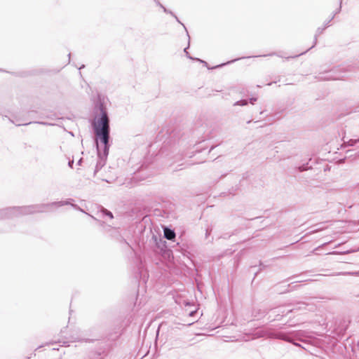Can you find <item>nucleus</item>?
<instances>
[{
  "label": "nucleus",
  "mask_w": 359,
  "mask_h": 359,
  "mask_svg": "<svg viewBox=\"0 0 359 359\" xmlns=\"http://www.w3.org/2000/svg\"><path fill=\"white\" fill-rule=\"evenodd\" d=\"M248 104V100H240V101H238L236 102L234 105H241V106H244V105H246Z\"/></svg>",
  "instance_id": "0eeeda50"
},
{
  "label": "nucleus",
  "mask_w": 359,
  "mask_h": 359,
  "mask_svg": "<svg viewBox=\"0 0 359 359\" xmlns=\"http://www.w3.org/2000/svg\"><path fill=\"white\" fill-rule=\"evenodd\" d=\"M324 29H325V28H323V29L318 28V29H317L316 34V35H315V40H314V43H315V44H316V43H317V36H318V35H320V34H321L323 33V32Z\"/></svg>",
  "instance_id": "423d86ee"
},
{
  "label": "nucleus",
  "mask_w": 359,
  "mask_h": 359,
  "mask_svg": "<svg viewBox=\"0 0 359 359\" xmlns=\"http://www.w3.org/2000/svg\"><path fill=\"white\" fill-rule=\"evenodd\" d=\"M73 164H74V161H73V160H72V161H69L68 165H69V166L70 168H72Z\"/></svg>",
  "instance_id": "f8f14e48"
},
{
  "label": "nucleus",
  "mask_w": 359,
  "mask_h": 359,
  "mask_svg": "<svg viewBox=\"0 0 359 359\" xmlns=\"http://www.w3.org/2000/svg\"><path fill=\"white\" fill-rule=\"evenodd\" d=\"M180 24H182L183 25V27H184L185 30L187 31L186 27L182 22ZM187 34H189V32H187Z\"/></svg>",
  "instance_id": "2eb2a0df"
},
{
  "label": "nucleus",
  "mask_w": 359,
  "mask_h": 359,
  "mask_svg": "<svg viewBox=\"0 0 359 359\" xmlns=\"http://www.w3.org/2000/svg\"><path fill=\"white\" fill-rule=\"evenodd\" d=\"M357 142H359V141H358V139H355V140H350L348 141V144L349 145L351 146H353L355 145Z\"/></svg>",
  "instance_id": "9d476101"
},
{
  "label": "nucleus",
  "mask_w": 359,
  "mask_h": 359,
  "mask_svg": "<svg viewBox=\"0 0 359 359\" xmlns=\"http://www.w3.org/2000/svg\"><path fill=\"white\" fill-rule=\"evenodd\" d=\"M328 26H329V22L325 25V27H328Z\"/></svg>",
  "instance_id": "f3484780"
},
{
  "label": "nucleus",
  "mask_w": 359,
  "mask_h": 359,
  "mask_svg": "<svg viewBox=\"0 0 359 359\" xmlns=\"http://www.w3.org/2000/svg\"><path fill=\"white\" fill-rule=\"evenodd\" d=\"M82 67H84V65H82V67H79V69H82Z\"/></svg>",
  "instance_id": "412c9836"
},
{
  "label": "nucleus",
  "mask_w": 359,
  "mask_h": 359,
  "mask_svg": "<svg viewBox=\"0 0 359 359\" xmlns=\"http://www.w3.org/2000/svg\"><path fill=\"white\" fill-rule=\"evenodd\" d=\"M154 1L157 4V5H158L163 10V11L165 13L170 14L172 16H173L176 19V20L179 23H181V22L178 19V18L172 11H170L168 10L166 8H165L158 0H154Z\"/></svg>",
  "instance_id": "20e7f679"
},
{
  "label": "nucleus",
  "mask_w": 359,
  "mask_h": 359,
  "mask_svg": "<svg viewBox=\"0 0 359 359\" xmlns=\"http://www.w3.org/2000/svg\"><path fill=\"white\" fill-rule=\"evenodd\" d=\"M292 311H293V309H290V310H289V311H288V312H287V313H289V312H292Z\"/></svg>",
  "instance_id": "4be33fe9"
},
{
  "label": "nucleus",
  "mask_w": 359,
  "mask_h": 359,
  "mask_svg": "<svg viewBox=\"0 0 359 359\" xmlns=\"http://www.w3.org/2000/svg\"><path fill=\"white\" fill-rule=\"evenodd\" d=\"M100 113L101 116L93 124L97 137L96 145L98 156L95 174L105 165L109 149V118L102 106L100 107Z\"/></svg>",
  "instance_id": "f257e3e1"
},
{
  "label": "nucleus",
  "mask_w": 359,
  "mask_h": 359,
  "mask_svg": "<svg viewBox=\"0 0 359 359\" xmlns=\"http://www.w3.org/2000/svg\"><path fill=\"white\" fill-rule=\"evenodd\" d=\"M257 100V98H251L250 100V103L254 104V102Z\"/></svg>",
  "instance_id": "ddd939ff"
},
{
  "label": "nucleus",
  "mask_w": 359,
  "mask_h": 359,
  "mask_svg": "<svg viewBox=\"0 0 359 359\" xmlns=\"http://www.w3.org/2000/svg\"><path fill=\"white\" fill-rule=\"evenodd\" d=\"M102 212L103 215L109 216L111 219L113 218L112 213L111 212H109V210H107L106 209H102Z\"/></svg>",
  "instance_id": "6e6552de"
},
{
  "label": "nucleus",
  "mask_w": 359,
  "mask_h": 359,
  "mask_svg": "<svg viewBox=\"0 0 359 359\" xmlns=\"http://www.w3.org/2000/svg\"><path fill=\"white\" fill-rule=\"evenodd\" d=\"M339 275H347V276H359V271H353V272H342L339 273Z\"/></svg>",
  "instance_id": "39448f33"
},
{
  "label": "nucleus",
  "mask_w": 359,
  "mask_h": 359,
  "mask_svg": "<svg viewBox=\"0 0 359 359\" xmlns=\"http://www.w3.org/2000/svg\"><path fill=\"white\" fill-rule=\"evenodd\" d=\"M255 335L257 337L278 339L287 341H290V338L285 333L277 331L276 330L270 327H265L257 331Z\"/></svg>",
  "instance_id": "f03ea898"
},
{
  "label": "nucleus",
  "mask_w": 359,
  "mask_h": 359,
  "mask_svg": "<svg viewBox=\"0 0 359 359\" xmlns=\"http://www.w3.org/2000/svg\"><path fill=\"white\" fill-rule=\"evenodd\" d=\"M358 141H359V137L358 138Z\"/></svg>",
  "instance_id": "5701e85b"
},
{
  "label": "nucleus",
  "mask_w": 359,
  "mask_h": 359,
  "mask_svg": "<svg viewBox=\"0 0 359 359\" xmlns=\"http://www.w3.org/2000/svg\"><path fill=\"white\" fill-rule=\"evenodd\" d=\"M82 67H84V65H82V67H79V69H82Z\"/></svg>",
  "instance_id": "aec40b11"
},
{
  "label": "nucleus",
  "mask_w": 359,
  "mask_h": 359,
  "mask_svg": "<svg viewBox=\"0 0 359 359\" xmlns=\"http://www.w3.org/2000/svg\"><path fill=\"white\" fill-rule=\"evenodd\" d=\"M340 10H341V6H340V7L339 8V10H338V11H337L336 13H338V12H339V11H340Z\"/></svg>",
  "instance_id": "a211bd4d"
},
{
  "label": "nucleus",
  "mask_w": 359,
  "mask_h": 359,
  "mask_svg": "<svg viewBox=\"0 0 359 359\" xmlns=\"http://www.w3.org/2000/svg\"><path fill=\"white\" fill-rule=\"evenodd\" d=\"M187 48H184V53H186L187 56L189 58L191 59V60H194L193 57H191V56H189V53L187 52ZM196 60H198V61H200V62H203V63H205V65L207 64L205 61L201 60H199V59H196Z\"/></svg>",
  "instance_id": "1a4fd4ad"
},
{
  "label": "nucleus",
  "mask_w": 359,
  "mask_h": 359,
  "mask_svg": "<svg viewBox=\"0 0 359 359\" xmlns=\"http://www.w3.org/2000/svg\"><path fill=\"white\" fill-rule=\"evenodd\" d=\"M81 161H82V158H81V159L78 161V164H79V165H81Z\"/></svg>",
  "instance_id": "dca6fc26"
},
{
  "label": "nucleus",
  "mask_w": 359,
  "mask_h": 359,
  "mask_svg": "<svg viewBox=\"0 0 359 359\" xmlns=\"http://www.w3.org/2000/svg\"><path fill=\"white\" fill-rule=\"evenodd\" d=\"M196 313V310L195 311H191L189 313V316H193Z\"/></svg>",
  "instance_id": "9b49d317"
},
{
  "label": "nucleus",
  "mask_w": 359,
  "mask_h": 359,
  "mask_svg": "<svg viewBox=\"0 0 359 359\" xmlns=\"http://www.w3.org/2000/svg\"><path fill=\"white\" fill-rule=\"evenodd\" d=\"M164 236L168 240H172L175 238V233L173 230L165 227L164 229Z\"/></svg>",
  "instance_id": "7ed1b4c3"
},
{
  "label": "nucleus",
  "mask_w": 359,
  "mask_h": 359,
  "mask_svg": "<svg viewBox=\"0 0 359 359\" xmlns=\"http://www.w3.org/2000/svg\"><path fill=\"white\" fill-rule=\"evenodd\" d=\"M325 79H327V80H330V79H336L335 78H334V77H332V76H327V77H325Z\"/></svg>",
  "instance_id": "4468645a"
},
{
  "label": "nucleus",
  "mask_w": 359,
  "mask_h": 359,
  "mask_svg": "<svg viewBox=\"0 0 359 359\" xmlns=\"http://www.w3.org/2000/svg\"><path fill=\"white\" fill-rule=\"evenodd\" d=\"M82 67H84V65H82V67H79V69H82Z\"/></svg>",
  "instance_id": "6ab92c4d"
}]
</instances>
